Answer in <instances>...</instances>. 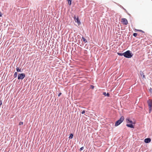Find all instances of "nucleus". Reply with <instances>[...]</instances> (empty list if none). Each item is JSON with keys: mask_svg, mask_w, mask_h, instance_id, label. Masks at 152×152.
<instances>
[{"mask_svg": "<svg viewBox=\"0 0 152 152\" xmlns=\"http://www.w3.org/2000/svg\"><path fill=\"white\" fill-rule=\"evenodd\" d=\"M84 149V147H81L80 149V151H82L83 150V149Z\"/></svg>", "mask_w": 152, "mask_h": 152, "instance_id": "6ab92c4d", "label": "nucleus"}, {"mask_svg": "<svg viewBox=\"0 0 152 152\" xmlns=\"http://www.w3.org/2000/svg\"><path fill=\"white\" fill-rule=\"evenodd\" d=\"M151 139L150 138H147L145 139L144 142L146 143H149L151 141Z\"/></svg>", "mask_w": 152, "mask_h": 152, "instance_id": "0eeeda50", "label": "nucleus"}, {"mask_svg": "<svg viewBox=\"0 0 152 152\" xmlns=\"http://www.w3.org/2000/svg\"><path fill=\"white\" fill-rule=\"evenodd\" d=\"M143 77H145V75H143Z\"/></svg>", "mask_w": 152, "mask_h": 152, "instance_id": "cd10ccee", "label": "nucleus"}, {"mask_svg": "<svg viewBox=\"0 0 152 152\" xmlns=\"http://www.w3.org/2000/svg\"><path fill=\"white\" fill-rule=\"evenodd\" d=\"M61 94V93H59L58 95V96H60Z\"/></svg>", "mask_w": 152, "mask_h": 152, "instance_id": "b1692460", "label": "nucleus"}, {"mask_svg": "<svg viewBox=\"0 0 152 152\" xmlns=\"http://www.w3.org/2000/svg\"><path fill=\"white\" fill-rule=\"evenodd\" d=\"M82 39L83 40V41L85 43H86L87 42V40L83 37H82Z\"/></svg>", "mask_w": 152, "mask_h": 152, "instance_id": "9b49d317", "label": "nucleus"}, {"mask_svg": "<svg viewBox=\"0 0 152 152\" xmlns=\"http://www.w3.org/2000/svg\"><path fill=\"white\" fill-rule=\"evenodd\" d=\"M2 104V101L0 100V106Z\"/></svg>", "mask_w": 152, "mask_h": 152, "instance_id": "4be33fe9", "label": "nucleus"}, {"mask_svg": "<svg viewBox=\"0 0 152 152\" xmlns=\"http://www.w3.org/2000/svg\"><path fill=\"white\" fill-rule=\"evenodd\" d=\"M2 16V14L0 12V17Z\"/></svg>", "mask_w": 152, "mask_h": 152, "instance_id": "bb28decb", "label": "nucleus"}, {"mask_svg": "<svg viewBox=\"0 0 152 152\" xmlns=\"http://www.w3.org/2000/svg\"><path fill=\"white\" fill-rule=\"evenodd\" d=\"M73 18L75 22H77L78 25H80L81 24V22L80 20H79V18L78 17L76 18V16L75 15H74Z\"/></svg>", "mask_w": 152, "mask_h": 152, "instance_id": "39448f33", "label": "nucleus"}, {"mask_svg": "<svg viewBox=\"0 0 152 152\" xmlns=\"http://www.w3.org/2000/svg\"><path fill=\"white\" fill-rule=\"evenodd\" d=\"M85 110H83L82 112H81V113L82 114H83L84 113H85Z\"/></svg>", "mask_w": 152, "mask_h": 152, "instance_id": "5701e85b", "label": "nucleus"}, {"mask_svg": "<svg viewBox=\"0 0 152 152\" xmlns=\"http://www.w3.org/2000/svg\"><path fill=\"white\" fill-rule=\"evenodd\" d=\"M23 122H20L19 123V125H23Z\"/></svg>", "mask_w": 152, "mask_h": 152, "instance_id": "412c9836", "label": "nucleus"}, {"mask_svg": "<svg viewBox=\"0 0 152 152\" xmlns=\"http://www.w3.org/2000/svg\"><path fill=\"white\" fill-rule=\"evenodd\" d=\"M124 119V117L122 116L121 117L119 120L116 122L115 124V126H117L119 125L122 122H123Z\"/></svg>", "mask_w": 152, "mask_h": 152, "instance_id": "7ed1b4c3", "label": "nucleus"}, {"mask_svg": "<svg viewBox=\"0 0 152 152\" xmlns=\"http://www.w3.org/2000/svg\"><path fill=\"white\" fill-rule=\"evenodd\" d=\"M133 54L130 50H128L124 53V57L127 58H131Z\"/></svg>", "mask_w": 152, "mask_h": 152, "instance_id": "f257e3e1", "label": "nucleus"}, {"mask_svg": "<svg viewBox=\"0 0 152 152\" xmlns=\"http://www.w3.org/2000/svg\"><path fill=\"white\" fill-rule=\"evenodd\" d=\"M18 75V73L17 72H16L15 73L14 76L15 78H16L17 77Z\"/></svg>", "mask_w": 152, "mask_h": 152, "instance_id": "4468645a", "label": "nucleus"}, {"mask_svg": "<svg viewBox=\"0 0 152 152\" xmlns=\"http://www.w3.org/2000/svg\"><path fill=\"white\" fill-rule=\"evenodd\" d=\"M118 6H120L121 8L123 9L126 12L127 11L126 10L125 8H124L121 5L119 4Z\"/></svg>", "mask_w": 152, "mask_h": 152, "instance_id": "f3484780", "label": "nucleus"}, {"mask_svg": "<svg viewBox=\"0 0 152 152\" xmlns=\"http://www.w3.org/2000/svg\"><path fill=\"white\" fill-rule=\"evenodd\" d=\"M117 54L118 55L120 56H124V53H118Z\"/></svg>", "mask_w": 152, "mask_h": 152, "instance_id": "f8f14e48", "label": "nucleus"}, {"mask_svg": "<svg viewBox=\"0 0 152 152\" xmlns=\"http://www.w3.org/2000/svg\"><path fill=\"white\" fill-rule=\"evenodd\" d=\"M103 95H104L105 96H107V97L110 96V94L108 93H107L106 94V93L105 92H103Z\"/></svg>", "mask_w": 152, "mask_h": 152, "instance_id": "9d476101", "label": "nucleus"}, {"mask_svg": "<svg viewBox=\"0 0 152 152\" xmlns=\"http://www.w3.org/2000/svg\"><path fill=\"white\" fill-rule=\"evenodd\" d=\"M137 31H140V32H142V33H144V31H142V30H137Z\"/></svg>", "mask_w": 152, "mask_h": 152, "instance_id": "aec40b11", "label": "nucleus"}, {"mask_svg": "<svg viewBox=\"0 0 152 152\" xmlns=\"http://www.w3.org/2000/svg\"><path fill=\"white\" fill-rule=\"evenodd\" d=\"M73 136V134H71L69 137V138L70 139H72V138Z\"/></svg>", "mask_w": 152, "mask_h": 152, "instance_id": "ddd939ff", "label": "nucleus"}, {"mask_svg": "<svg viewBox=\"0 0 152 152\" xmlns=\"http://www.w3.org/2000/svg\"><path fill=\"white\" fill-rule=\"evenodd\" d=\"M68 4L69 5H70L71 4V0H67Z\"/></svg>", "mask_w": 152, "mask_h": 152, "instance_id": "dca6fc26", "label": "nucleus"}, {"mask_svg": "<svg viewBox=\"0 0 152 152\" xmlns=\"http://www.w3.org/2000/svg\"><path fill=\"white\" fill-rule=\"evenodd\" d=\"M122 22L124 25H126L128 24V21L126 18H122Z\"/></svg>", "mask_w": 152, "mask_h": 152, "instance_id": "423d86ee", "label": "nucleus"}, {"mask_svg": "<svg viewBox=\"0 0 152 152\" xmlns=\"http://www.w3.org/2000/svg\"><path fill=\"white\" fill-rule=\"evenodd\" d=\"M137 35V34L136 33H134L133 34V35L134 37H136Z\"/></svg>", "mask_w": 152, "mask_h": 152, "instance_id": "a211bd4d", "label": "nucleus"}, {"mask_svg": "<svg viewBox=\"0 0 152 152\" xmlns=\"http://www.w3.org/2000/svg\"><path fill=\"white\" fill-rule=\"evenodd\" d=\"M25 77L24 73L19 74L18 75V80H23Z\"/></svg>", "mask_w": 152, "mask_h": 152, "instance_id": "20e7f679", "label": "nucleus"}, {"mask_svg": "<svg viewBox=\"0 0 152 152\" xmlns=\"http://www.w3.org/2000/svg\"><path fill=\"white\" fill-rule=\"evenodd\" d=\"M126 126L128 127H130V128H134V126L132 125V124H127L126 125Z\"/></svg>", "mask_w": 152, "mask_h": 152, "instance_id": "1a4fd4ad", "label": "nucleus"}, {"mask_svg": "<svg viewBox=\"0 0 152 152\" xmlns=\"http://www.w3.org/2000/svg\"><path fill=\"white\" fill-rule=\"evenodd\" d=\"M91 88H92V89H93L94 88V86H93V85H91Z\"/></svg>", "mask_w": 152, "mask_h": 152, "instance_id": "393cba45", "label": "nucleus"}, {"mask_svg": "<svg viewBox=\"0 0 152 152\" xmlns=\"http://www.w3.org/2000/svg\"><path fill=\"white\" fill-rule=\"evenodd\" d=\"M126 122L127 123H131V124H134V123H133V121H132V120H130V119H129V118H127L126 119Z\"/></svg>", "mask_w": 152, "mask_h": 152, "instance_id": "6e6552de", "label": "nucleus"}, {"mask_svg": "<svg viewBox=\"0 0 152 152\" xmlns=\"http://www.w3.org/2000/svg\"><path fill=\"white\" fill-rule=\"evenodd\" d=\"M150 92H151V91H152V88H150Z\"/></svg>", "mask_w": 152, "mask_h": 152, "instance_id": "a878e982", "label": "nucleus"}, {"mask_svg": "<svg viewBox=\"0 0 152 152\" xmlns=\"http://www.w3.org/2000/svg\"><path fill=\"white\" fill-rule=\"evenodd\" d=\"M16 70H17V72H21V69H20L18 67H17Z\"/></svg>", "mask_w": 152, "mask_h": 152, "instance_id": "2eb2a0df", "label": "nucleus"}, {"mask_svg": "<svg viewBox=\"0 0 152 152\" xmlns=\"http://www.w3.org/2000/svg\"><path fill=\"white\" fill-rule=\"evenodd\" d=\"M149 109V113H150L152 111V100L149 99L147 101Z\"/></svg>", "mask_w": 152, "mask_h": 152, "instance_id": "f03ea898", "label": "nucleus"}]
</instances>
